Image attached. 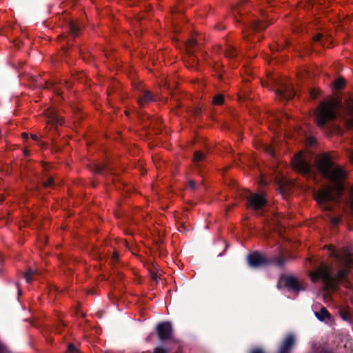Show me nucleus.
I'll return each instance as SVG.
<instances>
[{"label":"nucleus","instance_id":"nucleus-10","mask_svg":"<svg viewBox=\"0 0 353 353\" xmlns=\"http://www.w3.org/2000/svg\"><path fill=\"white\" fill-rule=\"evenodd\" d=\"M285 285L291 290L298 291L301 290L300 283L297 279L293 276H285L283 279Z\"/></svg>","mask_w":353,"mask_h":353},{"label":"nucleus","instance_id":"nucleus-22","mask_svg":"<svg viewBox=\"0 0 353 353\" xmlns=\"http://www.w3.org/2000/svg\"><path fill=\"white\" fill-rule=\"evenodd\" d=\"M350 201H351V206L352 209L353 210V185L352 186L350 189Z\"/></svg>","mask_w":353,"mask_h":353},{"label":"nucleus","instance_id":"nucleus-32","mask_svg":"<svg viewBox=\"0 0 353 353\" xmlns=\"http://www.w3.org/2000/svg\"><path fill=\"white\" fill-rule=\"evenodd\" d=\"M31 138L34 141L38 140V137L36 134H31Z\"/></svg>","mask_w":353,"mask_h":353},{"label":"nucleus","instance_id":"nucleus-24","mask_svg":"<svg viewBox=\"0 0 353 353\" xmlns=\"http://www.w3.org/2000/svg\"><path fill=\"white\" fill-rule=\"evenodd\" d=\"M322 37V34H317L314 37V40L315 41H319L321 39Z\"/></svg>","mask_w":353,"mask_h":353},{"label":"nucleus","instance_id":"nucleus-27","mask_svg":"<svg viewBox=\"0 0 353 353\" xmlns=\"http://www.w3.org/2000/svg\"><path fill=\"white\" fill-rule=\"evenodd\" d=\"M102 170V168L100 165H96L95 172H100Z\"/></svg>","mask_w":353,"mask_h":353},{"label":"nucleus","instance_id":"nucleus-6","mask_svg":"<svg viewBox=\"0 0 353 353\" xmlns=\"http://www.w3.org/2000/svg\"><path fill=\"white\" fill-rule=\"evenodd\" d=\"M248 193V194L245 196L248 199V207L249 208L256 210L265 205L266 200L263 194Z\"/></svg>","mask_w":353,"mask_h":353},{"label":"nucleus","instance_id":"nucleus-35","mask_svg":"<svg viewBox=\"0 0 353 353\" xmlns=\"http://www.w3.org/2000/svg\"><path fill=\"white\" fill-rule=\"evenodd\" d=\"M113 258H114V259H117L118 258V254H117V253H116V252H115V253H114V254H113Z\"/></svg>","mask_w":353,"mask_h":353},{"label":"nucleus","instance_id":"nucleus-21","mask_svg":"<svg viewBox=\"0 0 353 353\" xmlns=\"http://www.w3.org/2000/svg\"><path fill=\"white\" fill-rule=\"evenodd\" d=\"M52 182H53L52 178L50 177V178H48L47 181L43 182V185L45 187H49L52 184Z\"/></svg>","mask_w":353,"mask_h":353},{"label":"nucleus","instance_id":"nucleus-37","mask_svg":"<svg viewBox=\"0 0 353 353\" xmlns=\"http://www.w3.org/2000/svg\"><path fill=\"white\" fill-rule=\"evenodd\" d=\"M24 153H25V154H28V151H27V150H25V151H24Z\"/></svg>","mask_w":353,"mask_h":353},{"label":"nucleus","instance_id":"nucleus-34","mask_svg":"<svg viewBox=\"0 0 353 353\" xmlns=\"http://www.w3.org/2000/svg\"><path fill=\"white\" fill-rule=\"evenodd\" d=\"M21 135H22L23 138H24V139H27L28 138V134L27 133H25V132L22 133Z\"/></svg>","mask_w":353,"mask_h":353},{"label":"nucleus","instance_id":"nucleus-8","mask_svg":"<svg viewBox=\"0 0 353 353\" xmlns=\"http://www.w3.org/2000/svg\"><path fill=\"white\" fill-rule=\"evenodd\" d=\"M157 331L160 340L168 339L170 337L172 331L171 324L168 322L159 323L157 327Z\"/></svg>","mask_w":353,"mask_h":353},{"label":"nucleus","instance_id":"nucleus-36","mask_svg":"<svg viewBox=\"0 0 353 353\" xmlns=\"http://www.w3.org/2000/svg\"><path fill=\"white\" fill-rule=\"evenodd\" d=\"M343 319H345V320H347V319H348L347 316H345V315H343Z\"/></svg>","mask_w":353,"mask_h":353},{"label":"nucleus","instance_id":"nucleus-25","mask_svg":"<svg viewBox=\"0 0 353 353\" xmlns=\"http://www.w3.org/2000/svg\"><path fill=\"white\" fill-rule=\"evenodd\" d=\"M339 221H340L339 218H333V219H332V223H333L334 225L337 224Z\"/></svg>","mask_w":353,"mask_h":353},{"label":"nucleus","instance_id":"nucleus-16","mask_svg":"<svg viewBox=\"0 0 353 353\" xmlns=\"http://www.w3.org/2000/svg\"><path fill=\"white\" fill-rule=\"evenodd\" d=\"M344 84H345V80L342 78H339V79H336L334 83V85L335 88H336V89L342 88L344 86Z\"/></svg>","mask_w":353,"mask_h":353},{"label":"nucleus","instance_id":"nucleus-23","mask_svg":"<svg viewBox=\"0 0 353 353\" xmlns=\"http://www.w3.org/2000/svg\"><path fill=\"white\" fill-rule=\"evenodd\" d=\"M265 151L269 153L270 154H273L274 152L271 146H266L265 148Z\"/></svg>","mask_w":353,"mask_h":353},{"label":"nucleus","instance_id":"nucleus-11","mask_svg":"<svg viewBox=\"0 0 353 353\" xmlns=\"http://www.w3.org/2000/svg\"><path fill=\"white\" fill-rule=\"evenodd\" d=\"M153 100V97L149 91L144 92L143 97L139 100V103L141 105H143L146 103Z\"/></svg>","mask_w":353,"mask_h":353},{"label":"nucleus","instance_id":"nucleus-2","mask_svg":"<svg viewBox=\"0 0 353 353\" xmlns=\"http://www.w3.org/2000/svg\"><path fill=\"white\" fill-rule=\"evenodd\" d=\"M317 167L319 172L332 183V185L339 184L344 188L343 182L347 173L343 168L334 163L329 154H324L319 157Z\"/></svg>","mask_w":353,"mask_h":353},{"label":"nucleus","instance_id":"nucleus-19","mask_svg":"<svg viewBox=\"0 0 353 353\" xmlns=\"http://www.w3.org/2000/svg\"><path fill=\"white\" fill-rule=\"evenodd\" d=\"M79 30V26L76 23H71L70 25V31L72 34H76Z\"/></svg>","mask_w":353,"mask_h":353},{"label":"nucleus","instance_id":"nucleus-7","mask_svg":"<svg viewBox=\"0 0 353 353\" xmlns=\"http://www.w3.org/2000/svg\"><path fill=\"white\" fill-rule=\"evenodd\" d=\"M248 263L253 268H259L268 263V259L265 255L254 252L248 256Z\"/></svg>","mask_w":353,"mask_h":353},{"label":"nucleus","instance_id":"nucleus-30","mask_svg":"<svg viewBox=\"0 0 353 353\" xmlns=\"http://www.w3.org/2000/svg\"><path fill=\"white\" fill-rule=\"evenodd\" d=\"M194 43H195V41L194 39H191L189 41L188 45L192 46L194 44Z\"/></svg>","mask_w":353,"mask_h":353},{"label":"nucleus","instance_id":"nucleus-13","mask_svg":"<svg viewBox=\"0 0 353 353\" xmlns=\"http://www.w3.org/2000/svg\"><path fill=\"white\" fill-rule=\"evenodd\" d=\"M316 316L319 319L323 321L325 320L326 318H328L329 313L325 307H323L320 310L319 312H316Z\"/></svg>","mask_w":353,"mask_h":353},{"label":"nucleus","instance_id":"nucleus-29","mask_svg":"<svg viewBox=\"0 0 353 353\" xmlns=\"http://www.w3.org/2000/svg\"><path fill=\"white\" fill-rule=\"evenodd\" d=\"M68 350L70 352H72L74 350V346L73 345H69Z\"/></svg>","mask_w":353,"mask_h":353},{"label":"nucleus","instance_id":"nucleus-15","mask_svg":"<svg viewBox=\"0 0 353 353\" xmlns=\"http://www.w3.org/2000/svg\"><path fill=\"white\" fill-rule=\"evenodd\" d=\"M214 105H221L223 103V96L221 94L216 95L212 101Z\"/></svg>","mask_w":353,"mask_h":353},{"label":"nucleus","instance_id":"nucleus-12","mask_svg":"<svg viewBox=\"0 0 353 353\" xmlns=\"http://www.w3.org/2000/svg\"><path fill=\"white\" fill-rule=\"evenodd\" d=\"M346 112L352 117V121H350L349 125H353V99L347 101Z\"/></svg>","mask_w":353,"mask_h":353},{"label":"nucleus","instance_id":"nucleus-31","mask_svg":"<svg viewBox=\"0 0 353 353\" xmlns=\"http://www.w3.org/2000/svg\"><path fill=\"white\" fill-rule=\"evenodd\" d=\"M316 92L315 90H313L311 92V96L313 97V98H315L316 96Z\"/></svg>","mask_w":353,"mask_h":353},{"label":"nucleus","instance_id":"nucleus-33","mask_svg":"<svg viewBox=\"0 0 353 353\" xmlns=\"http://www.w3.org/2000/svg\"><path fill=\"white\" fill-rule=\"evenodd\" d=\"M350 159L352 162H353V152H351L350 154Z\"/></svg>","mask_w":353,"mask_h":353},{"label":"nucleus","instance_id":"nucleus-20","mask_svg":"<svg viewBox=\"0 0 353 353\" xmlns=\"http://www.w3.org/2000/svg\"><path fill=\"white\" fill-rule=\"evenodd\" d=\"M154 353H167V351L163 347H156L154 350Z\"/></svg>","mask_w":353,"mask_h":353},{"label":"nucleus","instance_id":"nucleus-18","mask_svg":"<svg viewBox=\"0 0 353 353\" xmlns=\"http://www.w3.org/2000/svg\"><path fill=\"white\" fill-rule=\"evenodd\" d=\"M34 274V272L32 270H29L25 273V279L28 283L31 281V277Z\"/></svg>","mask_w":353,"mask_h":353},{"label":"nucleus","instance_id":"nucleus-26","mask_svg":"<svg viewBox=\"0 0 353 353\" xmlns=\"http://www.w3.org/2000/svg\"><path fill=\"white\" fill-rule=\"evenodd\" d=\"M264 28V27L261 26L258 22H256V23L254 24V28H255V29L260 30V29H262V28Z\"/></svg>","mask_w":353,"mask_h":353},{"label":"nucleus","instance_id":"nucleus-17","mask_svg":"<svg viewBox=\"0 0 353 353\" xmlns=\"http://www.w3.org/2000/svg\"><path fill=\"white\" fill-rule=\"evenodd\" d=\"M204 158V154L201 152H195L193 161L194 162H199L201 160H203Z\"/></svg>","mask_w":353,"mask_h":353},{"label":"nucleus","instance_id":"nucleus-1","mask_svg":"<svg viewBox=\"0 0 353 353\" xmlns=\"http://www.w3.org/2000/svg\"><path fill=\"white\" fill-rule=\"evenodd\" d=\"M328 249L330 251V254L334 256L341 265V269L336 276L334 277L330 274L331 269L325 263H321L316 270L310 272L309 276L312 282L314 283L321 280L327 289H333L335 288L336 282L342 280L345 276L352 261V258L345 250L341 251L339 254H335L334 246L329 245Z\"/></svg>","mask_w":353,"mask_h":353},{"label":"nucleus","instance_id":"nucleus-28","mask_svg":"<svg viewBox=\"0 0 353 353\" xmlns=\"http://www.w3.org/2000/svg\"><path fill=\"white\" fill-rule=\"evenodd\" d=\"M189 185L190 186V188L192 189H194V186H195L194 182L193 181H189Z\"/></svg>","mask_w":353,"mask_h":353},{"label":"nucleus","instance_id":"nucleus-3","mask_svg":"<svg viewBox=\"0 0 353 353\" xmlns=\"http://www.w3.org/2000/svg\"><path fill=\"white\" fill-rule=\"evenodd\" d=\"M341 107V102L336 98L322 102L316 110V121L319 127H323L329 121L336 117V112Z\"/></svg>","mask_w":353,"mask_h":353},{"label":"nucleus","instance_id":"nucleus-14","mask_svg":"<svg viewBox=\"0 0 353 353\" xmlns=\"http://www.w3.org/2000/svg\"><path fill=\"white\" fill-rule=\"evenodd\" d=\"M294 343V339L292 336H290L287 337L283 343V349L287 350L290 349Z\"/></svg>","mask_w":353,"mask_h":353},{"label":"nucleus","instance_id":"nucleus-5","mask_svg":"<svg viewBox=\"0 0 353 353\" xmlns=\"http://www.w3.org/2000/svg\"><path fill=\"white\" fill-rule=\"evenodd\" d=\"M292 165L293 169L303 174L309 173L310 165L305 161L303 158V153H299L292 160Z\"/></svg>","mask_w":353,"mask_h":353},{"label":"nucleus","instance_id":"nucleus-9","mask_svg":"<svg viewBox=\"0 0 353 353\" xmlns=\"http://www.w3.org/2000/svg\"><path fill=\"white\" fill-rule=\"evenodd\" d=\"M276 97L280 99L289 100L294 96V91L285 85L276 92Z\"/></svg>","mask_w":353,"mask_h":353},{"label":"nucleus","instance_id":"nucleus-4","mask_svg":"<svg viewBox=\"0 0 353 353\" xmlns=\"http://www.w3.org/2000/svg\"><path fill=\"white\" fill-rule=\"evenodd\" d=\"M343 187L341 185H326L319 189L315 194V199L325 210H330L332 207L327 204L330 201H336L342 194Z\"/></svg>","mask_w":353,"mask_h":353}]
</instances>
